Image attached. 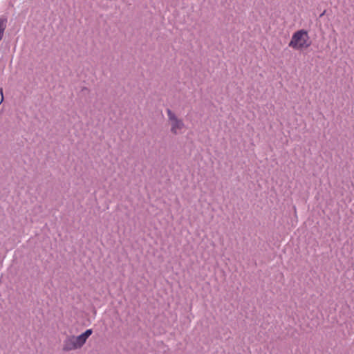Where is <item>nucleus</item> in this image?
I'll return each mask as SVG.
<instances>
[{
	"label": "nucleus",
	"mask_w": 354,
	"mask_h": 354,
	"mask_svg": "<svg viewBox=\"0 0 354 354\" xmlns=\"http://www.w3.org/2000/svg\"><path fill=\"white\" fill-rule=\"evenodd\" d=\"M0 95H1V101L0 104L3 101V88H0Z\"/></svg>",
	"instance_id": "obj_5"
},
{
	"label": "nucleus",
	"mask_w": 354,
	"mask_h": 354,
	"mask_svg": "<svg viewBox=\"0 0 354 354\" xmlns=\"http://www.w3.org/2000/svg\"><path fill=\"white\" fill-rule=\"evenodd\" d=\"M92 333V329H87L78 336L68 335L63 342L62 351L68 352L81 348Z\"/></svg>",
	"instance_id": "obj_1"
},
{
	"label": "nucleus",
	"mask_w": 354,
	"mask_h": 354,
	"mask_svg": "<svg viewBox=\"0 0 354 354\" xmlns=\"http://www.w3.org/2000/svg\"><path fill=\"white\" fill-rule=\"evenodd\" d=\"M311 40L308 32L304 30H299L293 33L288 44L289 47L296 50H303L311 46Z\"/></svg>",
	"instance_id": "obj_2"
},
{
	"label": "nucleus",
	"mask_w": 354,
	"mask_h": 354,
	"mask_svg": "<svg viewBox=\"0 0 354 354\" xmlns=\"http://www.w3.org/2000/svg\"><path fill=\"white\" fill-rule=\"evenodd\" d=\"M167 115L171 133L174 136L183 133L185 129L183 119L178 118V115L169 109H167Z\"/></svg>",
	"instance_id": "obj_3"
},
{
	"label": "nucleus",
	"mask_w": 354,
	"mask_h": 354,
	"mask_svg": "<svg viewBox=\"0 0 354 354\" xmlns=\"http://www.w3.org/2000/svg\"><path fill=\"white\" fill-rule=\"evenodd\" d=\"M7 19L6 18H0V41L3 37L4 30L6 28Z\"/></svg>",
	"instance_id": "obj_4"
}]
</instances>
